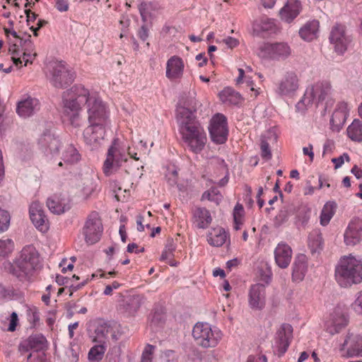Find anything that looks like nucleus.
Segmentation results:
<instances>
[{"label":"nucleus","mask_w":362,"mask_h":362,"mask_svg":"<svg viewBox=\"0 0 362 362\" xmlns=\"http://www.w3.org/2000/svg\"><path fill=\"white\" fill-rule=\"evenodd\" d=\"M195 97L196 92H182L178 98L176 112L185 144L192 152L198 153L204 148L206 136L196 120L194 112L201 106V103Z\"/></svg>","instance_id":"nucleus-1"},{"label":"nucleus","mask_w":362,"mask_h":362,"mask_svg":"<svg viewBox=\"0 0 362 362\" xmlns=\"http://www.w3.org/2000/svg\"><path fill=\"white\" fill-rule=\"evenodd\" d=\"M39 253L32 245L25 246L19 255L5 267L6 271L21 282L30 281L39 264Z\"/></svg>","instance_id":"nucleus-2"},{"label":"nucleus","mask_w":362,"mask_h":362,"mask_svg":"<svg viewBox=\"0 0 362 362\" xmlns=\"http://www.w3.org/2000/svg\"><path fill=\"white\" fill-rule=\"evenodd\" d=\"M335 279L341 287L348 288L362 281V262L349 255L340 258L335 268Z\"/></svg>","instance_id":"nucleus-3"},{"label":"nucleus","mask_w":362,"mask_h":362,"mask_svg":"<svg viewBox=\"0 0 362 362\" xmlns=\"http://www.w3.org/2000/svg\"><path fill=\"white\" fill-rule=\"evenodd\" d=\"M89 93L90 92H85L83 94L78 92H64L62 96L64 115L74 127L81 125V106L86 105Z\"/></svg>","instance_id":"nucleus-4"},{"label":"nucleus","mask_w":362,"mask_h":362,"mask_svg":"<svg viewBox=\"0 0 362 362\" xmlns=\"http://www.w3.org/2000/svg\"><path fill=\"white\" fill-rule=\"evenodd\" d=\"M221 335L218 329H212L211 325L206 322H197L192 329L194 341L203 348L215 347L221 339Z\"/></svg>","instance_id":"nucleus-5"},{"label":"nucleus","mask_w":362,"mask_h":362,"mask_svg":"<svg viewBox=\"0 0 362 362\" xmlns=\"http://www.w3.org/2000/svg\"><path fill=\"white\" fill-rule=\"evenodd\" d=\"M88 122L89 124H98L107 125L109 115L105 104L98 97L96 92L89 93L87 101Z\"/></svg>","instance_id":"nucleus-6"},{"label":"nucleus","mask_w":362,"mask_h":362,"mask_svg":"<svg viewBox=\"0 0 362 362\" xmlns=\"http://www.w3.org/2000/svg\"><path fill=\"white\" fill-rule=\"evenodd\" d=\"M329 40L337 55H343L352 41L351 37L347 33L346 26L341 23H336L332 26Z\"/></svg>","instance_id":"nucleus-7"},{"label":"nucleus","mask_w":362,"mask_h":362,"mask_svg":"<svg viewBox=\"0 0 362 362\" xmlns=\"http://www.w3.org/2000/svg\"><path fill=\"white\" fill-rule=\"evenodd\" d=\"M103 226L99 214L96 211L90 212L82 229L85 241L88 245L98 243L102 236Z\"/></svg>","instance_id":"nucleus-8"},{"label":"nucleus","mask_w":362,"mask_h":362,"mask_svg":"<svg viewBox=\"0 0 362 362\" xmlns=\"http://www.w3.org/2000/svg\"><path fill=\"white\" fill-rule=\"evenodd\" d=\"M209 131L213 142L216 144L226 143L228 135L226 117L221 113L215 114L210 120Z\"/></svg>","instance_id":"nucleus-9"},{"label":"nucleus","mask_w":362,"mask_h":362,"mask_svg":"<svg viewBox=\"0 0 362 362\" xmlns=\"http://www.w3.org/2000/svg\"><path fill=\"white\" fill-rule=\"evenodd\" d=\"M341 354L346 357H362V335L349 331L344 342L339 345Z\"/></svg>","instance_id":"nucleus-10"},{"label":"nucleus","mask_w":362,"mask_h":362,"mask_svg":"<svg viewBox=\"0 0 362 362\" xmlns=\"http://www.w3.org/2000/svg\"><path fill=\"white\" fill-rule=\"evenodd\" d=\"M290 54V47L285 42L264 43L259 48V57L267 59L281 60Z\"/></svg>","instance_id":"nucleus-11"},{"label":"nucleus","mask_w":362,"mask_h":362,"mask_svg":"<svg viewBox=\"0 0 362 362\" xmlns=\"http://www.w3.org/2000/svg\"><path fill=\"white\" fill-rule=\"evenodd\" d=\"M348 323L349 316L340 306L336 307L325 319V329L331 334L339 332Z\"/></svg>","instance_id":"nucleus-12"},{"label":"nucleus","mask_w":362,"mask_h":362,"mask_svg":"<svg viewBox=\"0 0 362 362\" xmlns=\"http://www.w3.org/2000/svg\"><path fill=\"white\" fill-rule=\"evenodd\" d=\"M117 142L118 139H115L107 151V158L103 165V171L107 176L116 171L123 162L127 160L126 156L117 148Z\"/></svg>","instance_id":"nucleus-13"},{"label":"nucleus","mask_w":362,"mask_h":362,"mask_svg":"<svg viewBox=\"0 0 362 362\" xmlns=\"http://www.w3.org/2000/svg\"><path fill=\"white\" fill-rule=\"evenodd\" d=\"M74 78V74L60 62L53 67L50 81L56 88L65 89L73 83Z\"/></svg>","instance_id":"nucleus-14"},{"label":"nucleus","mask_w":362,"mask_h":362,"mask_svg":"<svg viewBox=\"0 0 362 362\" xmlns=\"http://www.w3.org/2000/svg\"><path fill=\"white\" fill-rule=\"evenodd\" d=\"M293 327L291 325L284 323L276 332L274 351L279 357L282 356L287 351L290 339L292 337Z\"/></svg>","instance_id":"nucleus-15"},{"label":"nucleus","mask_w":362,"mask_h":362,"mask_svg":"<svg viewBox=\"0 0 362 362\" xmlns=\"http://www.w3.org/2000/svg\"><path fill=\"white\" fill-rule=\"evenodd\" d=\"M38 145L45 154L54 156L59 154L62 143L50 130H45L38 139Z\"/></svg>","instance_id":"nucleus-16"},{"label":"nucleus","mask_w":362,"mask_h":362,"mask_svg":"<svg viewBox=\"0 0 362 362\" xmlns=\"http://www.w3.org/2000/svg\"><path fill=\"white\" fill-rule=\"evenodd\" d=\"M350 107L344 101L337 104L329 121L330 129L334 132H339L343 127L349 115Z\"/></svg>","instance_id":"nucleus-17"},{"label":"nucleus","mask_w":362,"mask_h":362,"mask_svg":"<svg viewBox=\"0 0 362 362\" xmlns=\"http://www.w3.org/2000/svg\"><path fill=\"white\" fill-rule=\"evenodd\" d=\"M344 243L348 246H354L362 240V219L352 218L344 234Z\"/></svg>","instance_id":"nucleus-18"},{"label":"nucleus","mask_w":362,"mask_h":362,"mask_svg":"<svg viewBox=\"0 0 362 362\" xmlns=\"http://www.w3.org/2000/svg\"><path fill=\"white\" fill-rule=\"evenodd\" d=\"M106 125L89 124L83 131V139L86 144L92 148H97L103 140Z\"/></svg>","instance_id":"nucleus-19"},{"label":"nucleus","mask_w":362,"mask_h":362,"mask_svg":"<svg viewBox=\"0 0 362 362\" xmlns=\"http://www.w3.org/2000/svg\"><path fill=\"white\" fill-rule=\"evenodd\" d=\"M29 214L34 226L41 232L49 229V221L45 214L42 206L39 202H33L30 206Z\"/></svg>","instance_id":"nucleus-20"},{"label":"nucleus","mask_w":362,"mask_h":362,"mask_svg":"<svg viewBox=\"0 0 362 362\" xmlns=\"http://www.w3.org/2000/svg\"><path fill=\"white\" fill-rule=\"evenodd\" d=\"M47 339L42 334H31L19 344V351L28 352L34 350L33 354H40L47 346Z\"/></svg>","instance_id":"nucleus-21"},{"label":"nucleus","mask_w":362,"mask_h":362,"mask_svg":"<svg viewBox=\"0 0 362 362\" xmlns=\"http://www.w3.org/2000/svg\"><path fill=\"white\" fill-rule=\"evenodd\" d=\"M47 206L52 213L60 215L71 209V201L66 195L54 194L47 199Z\"/></svg>","instance_id":"nucleus-22"},{"label":"nucleus","mask_w":362,"mask_h":362,"mask_svg":"<svg viewBox=\"0 0 362 362\" xmlns=\"http://www.w3.org/2000/svg\"><path fill=\"white\" fill-rule=\"evenodd\" d=\"M249 305L252 309L261 310L265 304V286L262 284L252 285L249 291Z\"/></svg>","instance_id":"nucleus-23"},{"label":"nucleus","mask_w":362,"mask_h":362,"mask_svg":"<svg viewBox=\"0 0 362 362\" xmlns=\"http://www.w3.org/2000/svg\"><path fill=\"white\" fill-rule=\"evenodd\" d=\"M184 62L177 57H171L166 63L165 76L170 81H176L182 78L184 71Z\"/></svg>","instance_id":"nucleus-24"},{"label":"nucleus","mask_w":362,"mask_h":362,"mask_svg":"<svg viewBox=\"0 0 362 362\" xmlns=\"http://www.w3.org/2000/svg\"><path fill=\"white\" fill-rule=\"evenodd\" d=\"M278 135L275 129L268 130L261 136L260 150L261 156L263 159L269 160L272 158L270 146L277 142Z\"/></svg>","instance_id":"nucleus-25"},{"label":"nucleus","mask_w":362,"mask_h":362,"mask_svg":"<svg viewBox=\"0 0 362 362\" xmlns=\"http://www.w3.org/2000/svg\"><path fill=\"white\" fill-rule=\"evenodd\" d=\"M292 257V250L286 243H279L274 250V258L277 265L283 269L288 267Z\"/></svg>","instance_id":"nucleus-26"},{"label":"nucleus","mask_w":362,"mask_h":362,"mask_svg":"<svg viewBox=\"0 0 362 362\" xmlns=\"http://www.w3.org/2000/svg\"><path fill=\"white\" fill-rule=\"evenodd\" d=\"M300 3L297 0H288L285 6L279 11L282 21L290 23L296 18L300 11Z\"/></svg>","instance_id":"nucleus-27"},{"label":"nucleus","mask_w":362,"mask_h":362,"mask_svg":"<svg viewBox=\"0 0 362 362\" xmlns=\"http://www.w3.org/2000/svg\"><path fill=\"white\" fill-rule=\"evenodd\" d=\"M40 102L36 98H28L18 103L16 111L23 117L33 115L40 110Z\"/></svg>","instance_id":"nucleus-28"},{"label":"nucleus","mask_w":362,"mask_h":362,"mask_svg":"<svg viewBox=\"0 0 362 362\" xmlns=\"http://www.w3.org/2000/svg\"><path fill=\"white\" fill-rule=\"evenodd\" d=\"M308 269L307 257L303 254H299L295 258L293 264L292 280L296 282L301 281Z\"/></svg>","instance_id":"nucleus-29"},{"label":"nucleus","mask_w":362,"mask_h":362,"mask_svg":"<svg viewBox=\"0 0 362 362\" xmlns=\"http://www.w3.org/2000/svg\"><path fill=\"white\" fill-rule=\"evenodd\" d=\"M194 223L199 228H206L212 221L211 214L204 207L197 208L193 213Z\"/></svg>","instance_id":"nucleus-30"},{"label":"nucleus","mask_w":362,"mask_h":362,"mask_svg":"<svg viewBox=\"0 0 362 362\" xmlns=\"http://www.w3.org/2000/svg\"><path fill=\"white\" fill-rule=\"evenodd\" d=\"M62 160L65 163V168L69 170L71 165L77 163L81 160V155L72 144H69L63 151Z\"/></svg>","instance_id":"nucleus-31"},{"label":"nucleus","mask_w":362,"mask_h":362,"mask_svg":"<svg viewBox=\"0 0 362 362\" xmlns=\"http://www.w3.org/2000/svg\"><path fill=\"white\" fill-rule=\"evenodd\" d=\"M227 235L223 228H214L207 235V241L214 247H221L226 241Z\"/></svg>","instance_id":"nucleus-32"},{"label":"nucleus","mask_w":362,"mask_h":362,"mask_svg":"<svg viewBox=\"0 0 362 362\" xmlns=\"http://www.w3.org/2000/svg\"><path fill=\"white\" fill-rule=\"evenodd\" d=\"M348 137L353 141H362V121L355 119L346 129Z\"/></svg>","instance_id":"nucleus-33"},{"label":"nucleus","mask_w":362,"mask_h":362,"mask_svg":"<svg viewBox=\"0 0 362 362\" xmlns=\"http://www.w3.org/2000/svg\"><path fill=\"white\" fill-rule=\"evenodd\" d=\"M142 304V298L140 296L127 297L123 301V308L125 312L130 315H134Z\"/></svg>","instance_id":"nucleus-34"},{"label":"nucleus","mask_w":362,"mask_h":362,"mask_svg":"<svg viewBox=\"0 0 362 362\" xmlns=\"http://www.w3.org/2000/svg\"><path fill=\"white\" fill-rule=\"evenodd\" d=\"M30 38L31 35H28V39L23 40L21 45L24 50L23 59L25 62V66H26L28 63H32L33 60L37 56L34 43L31 41Z\"/></svg>","instance_id":"nucleus-35"},{"label":"nucleus","mask_w":362,"mask_h":362,"mask_svg":"<svg viewBox=\"0 0 362 362\" xmlns=\"http://www.w3.org/2000/svg\"><path fill=\"white\" fill-rule=\"evenodd\" d=\"M218 96L223 103L228 105H239L244 100L239 92H219Z\"/></svg>","instance_id":"nucleus-36"},{"label":"nucleus","mask_w":362,"mask_h":362,"mask_svg":"<svg viewBox=\"0 0 362 362\" xmlns=\"http://www.w3.org/2000/svg\"><path fill=\"white\" fill-rule=\"evenodd\" d=\"M275 27L274 21L267 16L260 17L253 23V29L257 33L273 31L275 30Z\"/></svg>","instance_id":"nucleus-37"},{"label":"nucleus","mask_w":362,"mask_h":362,"mask_svg":"<svg viewBox=\"0 0 362 362\" xmlns=\"http://www.w3.org/2000/svg\"><path fill=\"white\" fill-rule=\"evenodd\" d=\"M337 205L334 202H327L321 211L320 224L323 226H327L335 214Z\"/></svg>","instance_id":"nucleus-38"},{"label":"nucleus","mask_w":362,"mask_h":362,"mask_svg":"<svg viewBox=\"0 0 362 362\" xmlns=\"http://www.w3.org/2000/svg\"><path fill=\"white\" fill-rule=\"evenodd\" d=\"M317 21L306 23L299 31L300 36L306 41H311L316 37Z\"/></svg>","instance_id":"nucleus-39"},{"label":"nucleus","mask_w":362,"mask_h":362,"mask_svg":"<svg viewBox=\"0 0 362 362\" xmlns=\"http://www.w3.org/2000/svg\"><path fill=\"white\" fill-rule=\"evenodd\" d=\"M165 321V313L162 307L155 308L150 315L151 327H157L162 326Z\"/></svg>","instance_id":"nucleus-40"},{"label":"nucleus","mask_w":362,"mask_h":362,"mask_svg":"<svg viewBox=\"0 0 362 362\" xmlns=\"http://www.w3.org/2000/svg\"><path fill=\"white\" fill-rule=\"evenodd\" d=\"M298 78L294 73H287L280 84L281 90H296Z\"/></svg>","instance_id":"nucleus-41"},{"label":"nucleus","mask_w":362,"mask_h":362,"mask_svg":"<svg viewBox=\"0 0 362 362\" xmlns=\"http://www.w3.org/2000/svg\"><path fill=\"white\" fill-rule=\"evenodd\" d=\"M108 333V327L106 324H98L95 329L94 332L90 337L93 339V341L98 344H105L107 335Z\"/></svg>","instance_id":"nucleus-42"},{"label":"nucleus","mask_w":362,"mask_h":362,"mask_svg":"<svg viewBox=\"0 0 362 362\" xmlns=\"http://www.w3.org/2000/svg\"><path fill=\"white\" fill-rule=\"evenodd\" d=\"M4 33L11 43H13L9 47V52L16 53L18 50V45H21L23 39L17 34V33L9 28H4Z\"/></svg>","instance_id":"nucleus-43"},{"label":"nucleus","mask_w":362,"mask_h":362,"mask_svg":"<svg viewBox=\"0 0 362 362\" xmlns=\"http://www.w3.org/2000/svg\"><path fill=\"white\" fill-rule=\"evenodd\" d=\"M105 346L102 344L95 345L90 349L88 352V360L90 362H98L102 360L104 353Z\"/></svg>","instance_id":"nucleus-44"},{"label":"nucleus","mask_w":362,"mask_h":362,"mask_svg":"<svg viewBox=\"0 0 362 362\" xmlns=\"http://www.w3.org/2000/svg\"><path fill=\"white\" fill-rule=\"evenodd\" d=\"M222 196L216 187H211L208 191L204 192L202 195V200L208 199L211 202L218 204Z\"/></svg>","instance_id":"nucleus-45"},{"label":"nucleus","mask_w":362,"mask_h":362,"mask_svg":"<svg viewBox=\"0 0 362 362\" xmlns=\"http://www.w3.org/2000/svg\"><path fill=\"white\" fill-rule=\"evenodd\" d=\"M176 246L173 239L168 240V242L165 246V249L162 252L160 259L161 261H165L171 259L174 255L173 252L175 250Z\"/></svg>","instance_id":"nucleus-46"},{"label":"nucleus","mask_w":362,"mask_h":362,"mask_svg":"<svg viewBox=\"0 0 362 362\" xmlns=\"http://www.w3.org/2000/svg\"><path fill=\"white\" fill-rule=\"evenodd\" d=\"M238 76L235 79L237 85L245 83L247 84L246 88H250V90H257L253 86V82L250 80V78L245 75V71L243 69H238Z\"/></svg>","instance_id":"nucleus-47"},{"label":"nucleus","mask_w":362,"mask_h":362,"mask_svg":"<svg viewBox=\"0 0 362 362\" xmlns=\"http://www.w3.org/2000/svg\"><path fill=\"white\" fill-rule=\"evenodd\" d=\"M14 247V243L11 239L0 240V256L5 257L11 253Z\"/></svg>","instance_id":"nucleus-48"},{"label":"nucleus","mask_w":362,"mask_h":362,"mask_svg":"<svg viewBox=\"0 0 362 362\" xmlns=\"http://www.w3.org/2000/svg\"><path fill=\"white\" fill-rule=\"evenodd\" d=\"M156 6L152 3H141L139 6V12L144 21H146L148 17L153 15L151 10L154 9Z\"/></svg>","instance_id":"nucleus-49"},{"label":"nucleus","mask_w":362,"mask_h":362,"mask_svg":"<svg viewBox=\"0 0 362 362\" xmlns=\"http://www.w3.org/2000/svg\"><path fill=\"white\" fill-rule=\"evenodd\" d=\"M11 216L9 213L0 209V233L8 230L10 225Z\"/></svg>","instance_id":"nucleus-50"},{"label":"nucleus","mask_w":362,"mask_h":362,"mask_svg":"<svg viewBox=\"0 0 362 362\" xmlns=\"http://www.w3.org/2000/svg\"><path fill=\"white\" fill-rule=\"evenodd\" d=\"M81 348L76 344L71 343L67 354L71 357V362H78Z\"/></svg>","instance_id":"nucleus-51"},{"label":"nucleus","mask_w":362,"mask_h":362,"mask_svg":"<svg viewBox=\"0 0 362 362\" xmlns=\"http://www.w3.org/2000/svg\"><path fill=\"white\" fill-rule=\"evenodd\" d=\"M351 307L356 313L362 315V291L356 295V299L351 304Z\"/></svg>","instance_id":"nucleus-52"},{"label":"nucleus","mask_w":362,"mask_h":362,"mask_svg":"<svg viewBox=\"0 0 362 362\" xmlns=\"http://www.w3.org/2000/svg\"><path fill=\"white\" fill-rule=\"evenodd\" d=\"M108 362H120V350L119 348L114 347L107 355Z\"/></svg>","instance_id":"nucleus-53"},{"label":"nucleus","mask_w":362,"mask_h":362,"mask_svg":"<svg viewBox=\"0 0 362 362\" xmlns=\"http://www.w3.org/2000/svg\"><path fill=\"white\" fill-rule=\"evenodd\" d=\"M289 216L288 209L287 206H284L276 216L275 220L279 224H281L287 221Z\"/></svg>","instance_id":"nucleus-54"},{"label":"nucleus","mask_w":362,"mask_h":362,"mask_svg":"<svg viewBox=\"0 0 362 362\" xmlns=\"http://www.w3.org/2000/svg\"><path fill=\"white\" fill-rule=\"evenodd\" d=\"M315 233H311L308 235V246L311 252L314 255L317 251V239Z\"/></svg>","instance_id":"nucleus-55"},{"label":"nucleus","mask_w":362,"mask_h":362,"mask_svg":"<svg viewBox=\"0 0 362 362\" xmlns=\"http://www.w3.org/2000/svg\"><path fill=\"white\" fill-rule=\"evenodd\" d=\"M164 362H178V356L173 350H167L163 353Z\"/></svg>","instance_id":"nucleus-56"},{"label":"nucleus","mask_w":362,"mask_h":362,"mask_svg":"<svg viewBox=\"0 0 362 362\" xmlns=\"http://www.w3.org/2000/svg\"><path fill=\"white\" fill-rule=\"evenodd\" d=\"M18 317L16 312H13L10 315V322L8 327V331L14 332L18 324Z\"/></svg>","instance_id":"nucleus-57"},{"label":"nucleus","mask_w":362,"mask_h":362,"mask_svg":"<svg viewBox=\"0 0 362 362\" xmlns=\"http://www.w3.org/2000/svg\"><path fill=\"white\" fill-rule=\"evenodd\" d=\"M345 160L348 162L350 160L349 155L346 153L337 158H332V161L334 164L335 168H339L344 164Z\"/></svg>","instance_id":"nucleus-58"},{"label":"nucleus","mask_w":362,"mask_h":362,"mask_svg":"<svg viewBox=\"0 0 362 362\" xmlns=\"http://www.w3.org/2000/svg\"><path fill=\"white\" fill-rule=\"evenodd\" d=\"M272 273L270 269L267 268L264 271L261 270L260 280L266 284H269L272 280Z\"/></svg>","instance_id":"nucleus-59"},{"label":"nucleus","mask_w":362,"mask_h":362,"mask_svg":"<svg viewBox=\"0 0 362 362\" xmlns=\"http://www.w3.org/2000/svg\"><path fill=\"white\" fill-rule=\"evenodd\" d=\"M32 359L31 362H46V356L44 352L40 354H30L28 360Z\"/></svg>","instance_id":"nucleus-60"},{"label":"nucleus","mask_w":362,"mask_h":362,"mask_svg":"<svg viewBox=\"0 0 362 362\" xmlns=\"http://www.w3.org/2000/svg\"><path fill=\"white\" fill-rule=\"evenodd\" d=\"M243 206L240 204H237L233 209V219L234 222H235L236 225L238 224V218H241L243 213Z\"/></svg>","instance_id":"nucleus-61"},{"label":"nucleus","mask_w":362,"mask_h":362,"mask_svg":"<svg viewBox=\"0 0 362 362\" xmlns=\"http://www.w3.org/2000/svg\"><path fill=\"white\" fill-rule=\"evenodd\" d=\"M55 7L60 12H65L69 10V4L66 0H54Z\"/></svg>","instance_id":"nucleus-62"},{"label":"nucleus","mask_w":362,"mask_h":362,"mask_svg":"<svg viewBox=\"0 0 362 362\" xmlns=\"http://www.w3.org/2000/svg\"><path fill=\"white\" fill-rule=\"evenodd\" d=\"M29 321L33 324V326L36 325V323L40 320L39 313L36 309L28 310Z\"/></svg>","instance_id":"nucleus-63"},{"label":"nucleus","mask_w":362,"mask_h":362,"mask_svg":"<svg viewBox=\"0 0 362 362\" xmlns=\"http://www.w3.org/2000/svg\"><path fill=\"white\" fill-rule=\"evenodd\" d=\"M334 146V142L332 140H327L323 146L322 156H325L327 153L332 152Z\"/></svg>","instance_id":"nucleus-64"}]
</instances>
